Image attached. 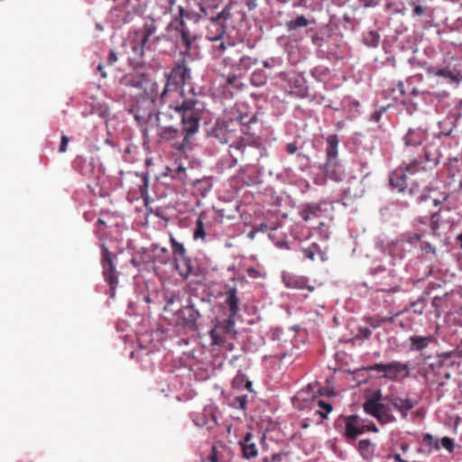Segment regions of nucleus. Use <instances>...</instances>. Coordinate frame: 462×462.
<instances>
[{
  "label": "nucleus",
  "mask_w": 462,
  "mask_h": 462,
  "mask_svg": "<svg viewBox=\"0 0 462 462\" xmlns=\"http://www.w3.org/2000/svg\"><path fill=\"white\" fill-rule=\"evenodd\" d=\"M120 83L135 89V93L130 95L137 98L128 111L141 126H144L146 131L156 128L160 139L173 141V146L179 151L189 144L190 138L199 129L200 116L199 109H196L197 99H185L181 104L170 106L167 112H157L155 98L159 86L156 82L143 72H135L123 78Z\"/></svg>",
  "instance_id": "nucleus-1"
},
{
  "label": "nucleus",
  "mask_w": 462,
  "mask_h": 462,
  "mask_svg": "<svg viewBox=\"0 0 462 462\" xmlns=\"http://www.w3.org/2000/svg\"><path fill=\"white\" fill-rule=\"evenodd\" d=\"M257 122L255 114H240L235 119L217 121L209 135L220 143H229V149L244 153L254 138L248 133V126Z\"/></svg>",
  "instance_id": "nucleus-2"
},
{
  "label": "nucleus",
  "mask_w": 462,
  "mask_h": 462,
  "mask_svg": "<svg viewBox=\"0 0 462 462\" xmlns=\"http://www.w3.org/2000/svg\"><path fill=\"white\" fill-rule=\"evenodd\" d=\"M157 31V25L153 19L146 21L142 27L128 32L122 46L127 55L129 65L134 69L143 64V56L146 49H149L147 42Z\"/></svg>",
  "instance_id": "nucleus-3"
},
{
  "label": "nucleus",
  "mask_w": 462,
  "mask_h": 462,
  "mask_svg": "<svg viewBox=\"0 0 462 462\" xmlns=\"http://www.w3.org/2000/svg\"><path fill=\"white\" fill-rule=\"evenodd\" d=\"M457 226V224L449 208H440L431 213L430 232L434 237L440 241L447 242L449 240Z\"/></svg>",
  "instance_id": "nucleus-4"
},
{
  "label": "nucleus",
  "mask_w": 462,
  "mask_h": 462,
  "mask_svg": "<svg viewBox=\"0 0 462 462\" xmlns=\"http://www.w3.org/2000/svg\"><path fill=\"white\" fill-rule=\"evenodd\" d=\"M230 18V8L226 6L217 15L211 16L206 25V39L210 42H220V43L216 46V51L218 54H222L226 49V45L222 39L226 31V22Z\"/></svg>",
  "instance_id": "nucleus-5"
},
{
  "label": "nucleus",
  "mask_w": 462,
  "mask_h": 462,
  "mask_svg": "<svg viewBox=\"0 0 462 462\" xmlns=\"http://www.w3.org/2000/svg\"><path fill=\"white\" fill-rule=\"evenodd\" d=\"M225 296L229 311L228 318L215 326V333H225L229 339H234L236 335L235 318L239 311V299L236 287H229L225 292Z\"/></svg>",
  "instance_id": "nucleus-6"
},
{
  "label": "nucleus",
  "mask_w": 462,
  "mask_h": 462,
  "mask_svg": "<svg viewBox=\"0 0 462 462\" xmlns=\"http://www.w3.org/2000/svg\"><path fill=\"white\" fill-rule=\"evenodd\" d=\"M166 82L159 97L162 101L165 100L169 93L178 92L191 79L190 69L184 62L176 63L170 72H165Z\"/></svg>",
  "instance_id": "nucleus-7"
},
{
  "label": "nucleus",
  "mask_w": 462,
  "mask_h": 462,
  "mask_svg": "<svg viewBox=\"0 0 462 462\" xmlns=\"http://www.w3.org/2000/svg\"><path fill=\"white\" fill-rule=\"evenodd\" d=\"M122 175L121 186L127 191V199L129 200H136L144 199L148 196V176L140 174L136 171H129Z\"/></svg>",
  "instance_id": "nucleus-8"
},
{
  "label": "nucleus",
  "mask_w": 462,
  "mask_h": 462,
  "mask_svg": "<svg viewBox=\"0 0 462 462\" xmlns=\"http://www.w3.org/2000/svg\"><path fill=\"white\" fill-rule=\"evenodd\" d=\"M72 167L77 172L94 183L105 173V169L99 159L93 156H76L72 162Z\"/></svg>",
  "instance_id": "nucleus-9"
},
{
  "label": "nucleus",
  "mask_w": 462,
  "mask_h": 462,
  "mask_svg": "<svg viewBox=\"0 0 462 462\" xmlns=\"http://www.w3.org/2000/svg\"><path fill=\"white\" fill-rule=\"evenodd\" d=\"M97 236L100 241V247L102 250L101 264L103 267V276L105 281L109 284L110 289L106 293L110 297L116 296V273L115 264L112 258V253L109 250L106 240H104L100 236L99 232H97Z\"/></svg>",
  "instance_id": "nucleus-10"
},
{
  "label": "nucleus",
  "mask_w": 462,
  "mask_h": 462,
  "mask_svg": "<svg viewBox=\"0 0 462 462\" xmlns=\"http://www.w3.org/2000/svg\"><path fill=\"white\" fill-rule=\"evenodd\" d=\"M422 235L417 233H404L389 245V253L393 258L402 260L407 253L419 245Z\"/></svg>",
  "instance_id": "nucleus-11"
},
{
  "label": "nucleus",
  "mask_w": 462,
  "mask_h": 462,
  "mask_svg": "<svg viewBox=\"0 0 462 462\" xmlns=\"http://www.w3.org/2000/svg\"><path fill=\"white\" fill-rule=\"evenodd\" d=\"M378 432L377 426L366 419L358 415H349L345 418L344 436L346 439H355L365 432Z\"/></svg>",
  "instance_id": "nucleus-12"
},
{
  "label": "nucleus",
  "mask_w": 462,
  "mask_h": 462,
  "mask_svg": "<svg viewBox=\"0 0 462 462\" xmlns=\"http://www.w3.org/2000/svg\"><path fill=\"white\" fill-rule=\"evenodd\" d=\"M170 37L179 48H184L186 51H190L193 38L187 28L186 23L177 16L168 25Z\"/></svg>",
  "instance_id": "nucleus-13"
},
{
  "label": "nucleus",
  "mask_w": 462,
  "mask_h": 462,
  "mask_svg": "<svg viewBox=\"0 0 462 462\" xmlns=\"http://www.w3.org/2000/svg\"><path fill=\"white\" fill-rule=\"evenodd\" d=\"M224 61L233 71L243 76L258 62V60L236 51L233 56L225 58Z\"/></svg>",
  "instance_id": "nucleus-14"
},
{
  "label": "nucleus",
  "mask_w": 462,
  "mask_h": 462,
  "mask_svg": "<svg viewBox=\"0 0 462 462\" xmlns=\"http://www.w3.org/2000/svg\"><path fill=\"white\" fill-rule=\"evenodd\" d=\"M144 263L165 264L169 259V251L166 247L158 245H152L150 247L143 248Z\"/></svg>",
  "instance_id": "nucleus-15"
},
{
  "label": "nucleus",
  "mask_w": 462,
  "mask_h": 462,
  "mask_svg": "<svg viewBox=\"0 0 462 462\" xmlns=\"http://www.w3.org/2000/svg\"><path fill=\"white\" fill-rule=\"evenodd\" d=\"M410 375V368L408 364L399 361H393L387 364L386 374H383V377L390 381H402Z\"/></svg>",
  "instance_id": "nucleus-16"
},
{
  "label": "nucleus",
  "mask_w": 462,
  "mask_h": 462,
  "mask_svg": "<svg viewBox=\"0 0 462 462\" xmlns=\"http://www.w3.org/2000/svg\"><path fill=\"white\" fill-rule=\"evenodd\" d=\"M429 137L428 129L423 126L415 128H409L402 140L406 146H420L423 145Z\"/></svg>",
  "instance_id": "nucleus-17"
},
{
  "label": "nucleus",
  "mask_w": 462,
  "mask_h": 462,
  "mask_svg": "<svg viewBox=\"0 0 462 462\" xmlns=\"http://www.w3.org/2000/svg\"><path fill=\"white\" fill-rule=\"evenodd\" d=\"M435 75L445 79L449 84L457 86L462 82V65L457 64L453 67L439 69L435 72Z\"/></svg>",
  "instance_id": "nucleus-18"
},
{
  "label": "nucleus",
  "mask_w": 462,
  "mask_h": 462,
  "mask_svg": "<svg viewBox=\"0 0 462 462\" xmlns=\"http://www.w3.org/2000/svg\"><path fill=\"white\" fill-rule=\"evenodd\" d=\"M208 10L202 3H199V11L185 9L183 6H179V17L184 20L186 18L194 23H199L203 18L208 16Z\"/></svg>",
  "instance_id": "nucleus-19"
},
{
  "label": "nucleus",
  "mask_w": 462,
  "mask_h": 462,
  "mask_svg": "<svg viewBox=\"0 0 462 462\" xmlns=\"http://www.w3.org/2000/svg\"><path fill=\"white\" fill-rule=\"evenodd\" d=\"M174 266L179 274L184 279H188L191 275H198L194 263L188 255L174 261Z\"/></svg>",
  "instance_id": "nucleus-20"
},
{
  "label": "nucleus",
  "mask_w": 462,
  "mask_h": 462,
  "mask_svg": "<svg viewBox=\"0 0 462 462\" xmlns=\"http://www.w3.org/2000/svg\"><path fill=\"white\" fill-rule=\"evenodd\" d=\"M389 403L397 411L400 412L401 416L403 419H406L408 417L409 411H411L414 408L416 402L410 398H402L397 396L389 399Z\"/></svg>",
  "instance_id": "nucleus-21"
},
{
  "label": "nucleus",
  "mask_w": 462,
  "mask_h": 462,
  "mask_svg": "<svg viewBox=\"0 0 462 462\" xmlns=\"http://www.w3.org/2000/svg\"><path fill=\"white\" fill-rule=\"evenodd\" d=\"M182 314L186 326L189 328L196 327L197 321L200 317V313L193 300H190L189 304L183 308Z\"/></svg>",
  "instance_id": "nucleus-22"
},
{
  "label": "nucleus",
  "mask_w": 462,
  "mask_h": 462,
  "mask_svg": "<svg viewBox=\"0 0 462 462\" xmlns=\"http://www.w3.org/2000/svg\"><path fill=\"white\" fill-rule=\"evenodd\" d=\"M238 444L243 452V457L246 459L254 458L258 455V449L254 442H253V434L247 432L243 439L239 440Z\"/></svg>",
  "instance_id": "nucleus-23"
},
{
  "label": "nucleus",
  "mask_w": 462,
  "mask_h": 462,
  "mask_svg": "<svg viewBox=\"0 0 462 462\" xmlns=\"http://www.w3.org/2000/svg\"><path fill=\"white\" fill-rule=\"evenodd\" d=\"M440 153L438 150L432 151L430 147L425 146L423 148V154L420 157V160L423 162V164L427 165L428 170L437 166L440 162Z\"/></svg>",
  "instance_id": "nucleus-24"
},
{
  "label": "nucleus",
  "mask_w": 462,
  "mask_h": 462,
  "mask_svg": "<svg viewBox=\"0 0 462 462\" xmlns=\"http://www.w3.org/2000/svg\"><path fill=\"white\" fill-rule=\"evenodd\" d=\"M327 162H336L338 155L339 139L337 134H330L326 138Z\"/></svg>",
  "instance_id": "nucleus-25"
},
{
  "label": "nucleus",
  "mask_w": 462,
  "mask_h": 462,
  "mask_svg": "<svg viewBox=\"0 0 462 462\" xmlns=\"http://www.w3.org/2000/svg\"><path fill=\"white\" fill-rule=\"evenodd\" d=\"M300 216L304 221H310L320 217L322 216V210L319 204L309 203L302 207L300 211Z\"/></svg>",
  "instance_id": "nucleus-26"
},
{
  "label": "nucleus",
  "mask_w": 462,
  "mask_h": 462,
  "mask_svg": "<svg viewBox=\"0 0 462 462\" xmlns=\"http://www.w3.org/2000/svg\"><path fill=\"white\" fill-rule=\"evenodd\" d=\"M435 340L432 336H411L409 337L410 350L420 352L426 349Z\"/></svg>",
  "instance_id": "nucleus-27"
},
{
  "label": "nucleus",
  "mask_w": 462,
  "mask_h": 462,
  "mask_svg": "<svg viewBox=\"0 0 462 462\" xmlns=\"http://www.w3.org/2000/svg\"><path fill=\"white\" fill-rule=\"evenodd\" d=\"M325 174L328 179L337 182L343 180L344 170L337 162H326Z\"/></svg>",
  "instance_id": "nucleus-28"
},
{
  "label": "nucleus",
  "mask_w": 462,
  "mask_h": 462,
  "mask_svg": "<svg viewBox=\"0 0 462 462\" xmlns=\"http://www.w3.org/2000/svg\"><path fill=\"white\" fill-rule=\"evenodd\" d=\"M278 77L283 80L287 81L291 89H299L298 92L302 91L303 79L296 74H289L286 72H280Z\"/></svg>",
  "instance_id": "nucleus-29"
},
{
  "label": "nucleus",
  "mask_w": 462,
  "mask_h": 462,
  "mask_svg": "<svg viewBox=\"0 0 462 462\" xmlns=\"http://www.w3.org/2000/svg\"><path fill=\"white\" fill-rule=\"evenodd\" d=\"M428 167L427 165L423 164V162L420 160V158L414 159L411 162H410L406 167H405V172L402 173L400 176H398V179L403 180L406 178L407 174H414L418 172L419 171H427Z\"/></svg>",
  "instance_id": "nucleus-30"
},
{
  "label": "nucleus",
  "mask_w": 462,
  "mask_h": 462,
  "mask_svg": "<svg viewBox=\"0 0 462 462\" xmlns=\"http://www.w3.org/2000/svg\"><path fill=\"white\" fill-rule=\"evenodd\" d=\"M282 281L286 287L291 289L306 288V282L303 278L292 274H283Z\"/></svg>",
  "instance_id": "nucleus-31"
},
{
  "label": "nucleus",
  "mask_w": 462,
  "mask_h": 462,
  "mask_svg": "<svg viewBox=\"0 0 462 462\" xmlns=\"http://www.w3.org/2000/svg\"><path fill=\"white\" fill-rule=\"evenodd\" d=\"M391 396H383L381 390H376L373 393V394L364 402V411H368L371 407V404H377L383 402H386L389 403V399Z\"/></svg>",
  "instance_id": "nucleus-32"
},
{
  "label": "nucleus",
  "mask_w": 462,
  "mask_h": 462,
  "mask_svg": "<svg viewBox=\"0 0 462 462\" xmlns=\"http://www.w3.org/2000/svg\"><path fill=\"white\" fill-rule=\"evenodd\" d=\"M229 157L226 159H223L219 164L222 170L231 169L235 167L238 162V155H243V153L235 151L234 149H229Z\"/></svg>",
  "instance_id": "nucleus-33"
},
{
  "label": "nucleus",
  "mask_w": 462,
  "mask_h": 462,
  "mask_svg": "<svg viewBox=\"0 0 462 462\" xmlns=\"http://www.w3.org/2000/svg\"><path fill=\"white\" fill-rule=\"evenodd\" d=\"M457 354L458 352H453V350L438 354L436 356L438 366H453L455 365V361L452 360L448 363V360L456 359L455 356Z\"/></svg>",
  "instance_id": "nucleus-34"
},
{
  "label": "nucleus",
  "mask_w": 462,
  "mask_h": 462,
  "mask_svg": "<svg viewBox=\"0 0 462 462\" xmlns=\"http://www.w3.org/2000/svg\"><path fill=\"white\" fill-rule=\"evenodd\" d=\"M170 241L171 245L173 262L177 259L187 256V251L183 244L178 242L172 236H171Z\"/></svg>",
  "instance_id": "nucleus-35"
},
{
  "label": "nucleus",
  "mask_w": 462,
  "mask_h": 462,
  "mask_svg": "<svg viewBox=\"0 0 462 462\" xmlns=\"http://www.w3.org/2000/svg\"><path fill=\"white\" fill-rule=\"evenodd\" d=\"M358 449L363 457L369 458L374 455V444L369 439H362L358 443Z\"/></svg>",
  "instance_id": "nucleus-36"
},
{
  "label": "nucleus",
  "mask_w": 462,
  "mask_h": 462,
  "mask_svg": "<svg viewBox=\"0 0 462 462\" xmlns=\"http://www.w3.org/2000/svg\"><path fill=\"white\" fill-rule=\"evenodd\" d=\"M309 24V20L301 14L297 16L295 19L287 22L286 28L288 31H295L299 28L307 27Z\"/></svg>",
  "instance_id": "nucleus-37"
},
{
  "label": "nucleus",
  "mask_w": 462,
  "mask_h": 462,
  "mask_svg": "<svg viewBox=\"0 0 462 462\" xmlns=\"http://www.w3.org/2000/svg\"><path fill=\"white\" fill-rule=\"evenodd\" d=\"M242 75L238 74L232 70L229 74L225 76V80L226 85L232 87L235 89H241L244 87V84L241 81Z\"/></svg>",
  "instance_id": "nucleus-38"
},
{
  "label": "nucleus",
  "mask_w": 462,
  "mask_h": 462,
  "mask_svg": "<svg viewBox=\"0 0 462 462\" xmlns=\"http://www.w3.org/2000/svg\"><path fill=\"white\" fill-rule=\"evenodd\" d=\"M212 344L216 346H226L229 347L230 344L227 343L228 340H230L225 333L218 332L217 334L215 333V328L210 331L209 333Z\"/></svg>",
  "instance_id": "nucleus-39"
},
{
  "label": "nucleus",
  "mask_w": 462,
  "mask_h": 462,
  "mask_svg": "<svg viewBox=\"0 0 462 462\" xmlns=\"http://www.w3.org/2000/svg\"><path fill=\"white\" fill-rule=\"evenodd\" d=\"M363 42L366 46L377 47L380 42V36L377 32L369 31L364 33Z\"/></svg>",
  "instance_id": "nucleus-40"
},
{
  "label": "nucleus",
  "mask_w": 462,
  "mask_h": 462,
  "mask_svg": "<svg viewBox=\"0 0 462 462\" xmlns=\"http://www.w3.org/2000/svg\"><path fill=\"white\" fill-rule=\"evenodd\" d=\"M311 75L316 80L326 83L329 78V70L325 67H316L311 70Z\"/></svg>",
  "instance_id": "nucleus-41"
},
{
  "label": "nucleus",
  "mask_w": 462,
  "mask_h": 462,
  "mask_svg": "<svg viewBox=\"0 0 462 462\" xmlns=\"http://www.w3.org/2000/svg\"><path fill=\"white\" fill-rule=\"evenodd\" d=\"M370 415L374 417L382 424L393 423L396 420V418L392 411L376 412Z\"/></svg>",
  "instance_id": "nucleus-42"
},
{
  "label": "nucleus",
  "mask_w": 462,
  "mask_h": 462,
  "mask_svg": "<svg viewBox=\"0 0 462 462\" xmlns=\"http://www.w3.org/2000/svg\"><path fill=\"white\" fill-rule=\"evenodd\" d=\"M207 233L205 230L204 223L201 217H199L196 222V227L193 233V238L195 240L201 239L202 241H206Z\"/></svg>",
  "instance_id": "nucleus-43"
},
{
  "label": "nucleus",
  "mask_w": 462,
  "mask_h": 462,
  "mask_svg": "<svg viewBox=\"0 0 462 462\" xmlns=\"http://www.w3.org/2000/svg\"><path fill=\"white\" fill-rule=\"evenodd\" d=\"M390 403L386 402H383L377 404H371L368 411H365L367 414H374L376 412H383V411H392V408L390 407Z\"/></svg>",
  "instance_id": "nucleus-44"
},
{
  "label": "nucleus",
  "mask_w": 462,
  "mask_h": 462,
  "mask_svg": "<svg viewBox=\"0 0 462 462\" xmlns=\"http://www.w3.org/2000/svg\"><path fill=\"white\" fill-rule=\"evenodd\" d=\"M251 83L254 87H262L266 83V77L262 70H255L251 75Z\"/></svg>",
  "instance_id": "nucleus-45"
},
{
  "label": "nucleus",
  "mask_w": 462,
  "mask_h": 462,
  "mask_svg": "<svg viewBox=\"0 0 462 462\" xmlns=\"http://www.w3.org/2000/svg\"><path fill=\"white\" fill-rule=\"evenodd\" d=\"M247 399L248 397L246 394L236 396L234 398L232 405L236 409L245 410L247 405Z\"/></svg>",
  "instance_id": "nucleus-46"
},
{
  "label": "nucleus",
  "mask_w": 462,
  "mask_h": 462,
  "mask_svg": "<svg viewBox=\"0 0 462 462\" xmlns=\"http://www.w3.org/2000/svg\"><path fill=\"white\" fill-rule=\"evenodd\" d=\"M318 404L319 407L322 408L325 410V411H319V415L322 419H327L328 417V414L332 411V404L330 402H327L325 401H322V400H317L315 401Z\"/></svg>",
  "instance_id": "nucleus-47"
},
{
  "label": "nucleus",
  "mask_w": 462,
  "mask_h": 462,
  "mask_svg": "<svg viewBox=\"0 0 462 462\" xmlns=\"http://www.w3.org/2000/svg\"><path fill=\"white\" fill-rule=\"evenodd\" d=\"M412 85V78L407 79L406 82L399 81L397 88L402 96H407L409 93V87Z\"/></svg>",
  "instance_id": "nucleus-48"
},
{
  "label": "nucleus",
  "mask_w": 462,
  "mask_h": 462,
  "mask_svg": "<svg viewBox=\"0 0 462 462\" xmlns=\"http://www.w3.org/2000/svg\"><path fill=\"white\" fill-rule=\"evenodd\" d=\"M317 248L318 245L313 243L310 247L304 248L301 251L306 258L313 261L315 259Z\"/></svg>",
  "instance_id": "nucleus-49"
},
{
  "label": "nucleus",
  "mask_w": 462,
  "mask_h": 462,
  "mask_svg": "<svg viewBox=\"0 0 462 462\" xmlns=\"http://www.w3.org/2000/svg\"><path fill=\"white\" fill-rule=\"evenodd\" d=\"M366 371H376L380 373L386 374L387 371V364H374L372 365H369L365 368Z\"/></svg>",
  "instance_id": "nucleus-50"
},
{
  "label": "nucleus",
  "mask_w": 462,
  "mask_h": 462,
  "mask_svg": "<svg viewBox=\"0 0 462 462\" xmlns=\"http://www.w3.org/2000/svg\"><path fill=\"white\" fill-rule=\"evenodd\" d=\"M419 244H420L421 250L426 254H436V248L430 243L420 241Z\"/></svg>",
  "instance_id": "nucleus-51"
},
{
  "label": "nucleus",
  "mask_w": 462,
  "mask_h": 462,
  "mask_svg": "<svg viewBox=\"0 0 462 462\" xmlns=\"http://www.w3.org/2000/svg\"><path fill=\"white\" fill-rule=\"evenodd\" d=\"M282 64V60L276 58H271L270 60H266L263 61V65L266 69H271L275 66H280Z\"/></svg>",
  "instance_id": "nucleus-52"
},
{
  "label": "nucleus",
  "mask_w": 462,
  "mask_h": 462,
  "mask_svg": "<svg viewBox=\"0 0 462 462\" xmlns=\"http://www.w3.org/2000/svg\"><path fill=\"white\" fill-rule=\"evenodd\" d=\"M441 445L443 446V448H445L449 452H452L454 449V442H453L452 439H450L449 437L442 438Z\"/></svg>",
  "instance_id": "nucleus-53"
},
{
  "label": "nucleus",
  "mask_w": 462,
  "mask_h": 462,
  "mask_svg": "<svg viewBox=\"0 0 462 462\" xmlns=\"http://www.w3.org/2000/svg\"><path fill=\"white\" fill-rule=\"evenodd\" d=\"M69 142V138L66 134H62L61 141L59 146V152H65L67 151V146Z\"/></svg>",
  "instance_id": "nucleus-54"
},
{
  "label": "nucleus",
  "mask_w": 462,
  "mask_h": 462,
  "mask_svg": "<svg viewBox=\"0 0 462 462\" xmlns=\"http://www.w3.org/2000/svg\"><path fill=\"white\" fill-rule=\"evenodd\" d=\"M372 335V331L368 328H361L358 330L357 337L363 339H368Z\"/></svg>",
  "instance_id": "nucleus-55"
},
{
  "label": "nucleus",
  "mask_w": 462,
  "mask_h": 462,
  "mask_svg": "<svg viewBox=\"0 0 462 462\" xmlns=\"http://www.w3.org/2000/svg\"><path fill=\"white\" fill-rule=\"evenodd\" d=\"M425 13H426V7L420 5H414V7L412 9L413 16H422L425 14Z\"/></svg>",
  "instance_id": "nucleus-56"
},
{
  "label": "nucleus",
  "mask_w": 462,
  "mask_h": 462,
  "mask_svg": "<svg viewBox=\"0 0 462 462\" xmlns=\"http://www.w3.org/2000/svg\"><path fill=\"white\" fill-rule=\"evenodd\" d=\"M447 195L442 196V198L432 199V204L435 208L439 209L440 208H444L443 203L447 200Z\"/></svg>",
  "instance_id": "nucleus-57"
},
{
  "label": "nucleus",
  "mask_w": 462,
  "mask_h": 462,
  "mask_svg": "<svg viewBox=\"0 0 462 462\" xmlns=\"http://www.w3.org/2000/svg\"><path fill=\"white\" fill-rule=\"evenodd\" d=\"M116 217V213H113V212L103 213L102 217H99L97 219V224L106 226V223L105 221V218H107V220H108L110 217Z\"/></svg>",
  "instance_id": "nucleus-58"
},
{
  "label": "nucleus",
  "mask_w": 462,
  "mask_h": 462,
  "mask_svg": "<svg viewBox=\"0 0 462 462\" xmlns=\"http://www.w3.org/2000/svg\"><path fill=\"white\" fill-rule=\"evenodd\" d=\"M446 124H447L446 122H439V128L441 129L439 134H442V135L448 136V135H449L452 133L453 129H452V127H449V128L444 127L443 128V125H446Z\"/></svg>",
  "instance_id": "nucleus-59"
},
{
  "label": "nucleus",
  "mask_w": 462,
  "mask_h": 462,
  "mask_svg": "<svg viewBox=\"0 0 462 462\" xmlns=\"http://www.w3.org/2000/svg\"><path fill=\"white\" fill-rule=\"evenodd\" d=\"M297 151H298V146L295 142L290 143L286 145V152L289 154H294V153H296Z\"/></svg>",
  "instance_id": "nucleus-60"
},
{
  "label": "nucleus",
  "mask_w": 462,
  "mask_h": 462,
  "mask_svg": "<svg viewBox=\"0 0 462 462\" xmlns=\"http://www.w3.org/2000/svg\"><path fill=\"white\" fill-rule=\"evenodd\" d=\"M318 383H309L307 386H306V389L305 390H302V392L300 393V394L304 393L306 391L307 392H310V393H316V389L318 388Z\"/></svg>",
  "instance_id": "nucleus-61"
},
{
  "label": "nucleus",
  "mask_w": 462,
  "mask_h": 462,
  "mask_svg": "<svg viewBox=\"0 0 462 462\" xmlns=\"http://www.w3.org/2000/svg\"><path fill=\"white\" fill-rule=\"evenodd\" d=\"M413 307H414V312L415 313H419V314H422L423 313V306H422V303L418 300L417 302L413 303Z\"/></svg>",
  "instance_id": "nucleus-62"
},
{
  "label": "nucleus",
  "mask_w": 462,
  "mask_h": 462,
  "mask_svg": "<svg viewBox=\"0 0 462 462\" xmlns=\"http://www.w3.org/2000/svg\"><path fill=\"white\" fill-rule=\"evenodd\" d=\"M382 114H383V112H382V111H374V112L371 115V121H374V122H379V121H380V119H381Z\"/></svg>",
  "instance_id": "nucleus-63"
},
{
  "label": "nucleus",
  "mask_w": 462,
  "mask_h": 462,
  "mask_svg": "<svg viewBox=\"0 0 462 462\" xmlns=\"http://www.w3.org/2000/svg\"><path fill=\"white\" fill-rule=\"evenodd\" d=\"M247 273H248V275L251 278H258V277H260V272L258 270L254 269V268L248 269Z\"/></svg>",
  "instance_id": "nucleus-64"
}]
</instances>
